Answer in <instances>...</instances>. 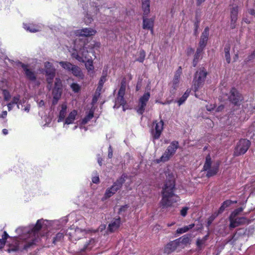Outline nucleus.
Here are the masks:
<instances>
[{"mask_svg": "<svg viewBox=\"0 0 255 255\" xmlns=\"http://www.w3.org/2000/svg\"><path fill=\"white\" fill-rule=\"evenodd\" d=\"M249 12L253 15H254L255 16V10L253 9H250L249 10Z\"/></svg>", "mask_w": 255, "mask_h": 255, "instance_id": "nucleus-62", "label": "nucleus"}, {"mask_svg": "<svg viewBox=\"0 0 255 255\" xmlns=\"http://www.w3.org/2000/svg\"><path fill=\"white\" fill-rule=\"evenodd\" d=\"M194 25H195V31H194V33L196 35L197 33V30H198V28L199 27V21H197V22H195V24H194Z\"/></svg>", "mask_w": 255, "mask_h": 255, "instance_id": "nucleus-56", "label": "nucleus"}, {"mask_svg": "<svg viewBox=\"0 0 255 255\" xmlns=\"http://www.w3.org/2000/svg\"><path fill=\"white\" fill-rule=\"evenodd\" d=\"M149 0H142V8L143 10L144 14L147 15L149 11Z\"/></svg>", "mask_w": 255, "mask_h": 255, "instance_id": "nucleus-27", "label": "nucleus"}, {"mask_svg": "<svg viewBox=\"0 0 255 255\" xmlns=\"http://www.w3.org/2000/svg\"><path fill=\"white\" fill-rule=\"evenodd\" d=\"M59 64L62 66L63 68L69 71H71L72 68L74 65L67 61H61L59 62Z\"/></svg>", "mask_w": 255, "mask_h": 255, "instance_id": "nucleus-31", "label": "nucleus"}, {"mask_svg": "<svg viewBox=\"0 0 255 255\" xmlns=\"http://www.w3.org/2000/svg\"><path fill=\"white\" fill-rule=\"evenodd\" d=\"M45 71L46 74L56 72L55 68L49 62H46L45 63Z\"/></svg>", "mask_w": 255, "mask_h": 255, "instance_id": "nucleus-29", "label": "nucleus"}, {"mask_svg": "<svg viewBox=\"0 0 255 255\" xmlns=\"http://www.w3.org/2000/svg\"><path fill=\"white\" fill-rule=\"evenodd\" d=\"M62 82L59 78L55 79L54 87L52 91V95L56 99H60L62 94Z\"/></svg>", "mask_w": 255, "mask_h": 255, "instance_id": "nucleus-11", "label": "nucleus"}, {"mask_svg": "<svg viewBox=\"0 0 255 255\" xmlns=\"http://www.w3.org/2000/svg\"><path fill=\"white\" fill-rule=\"evenodd\" d=\"M85 66L87 69L89 71H92L94 69V66L93 65V61L91 59H88L86 61Z\"/></svg>", "mask_w": 255, "mask_h": 255, "instance_id": "nucleus-39", "label": "nucleus"}, {"mask_svg": "<svg viewBox=\"0 0 255 255\" xmlns=\"http://www.w3.org/2000/svg\"><path fill=\"white\" fill-rule=\"evenodd\" d=\"M209 34V28L208 27H206L204 29L203 32H202V33L201 34V36L200 37V40L199 43V48H201V49H204V48L205 47V46L206 45L208 39Z\"/></svg>", "mask_w": 255, "mask_h": 255, "instance_id": "nucleus-13", "label": "nucleus"}, {"mask_svg": "<svg viewBox=\"0 0 255 255\" xmlns=\"http://www.w3.org/2000/svg\"><path fill=\"white\" fill-rule=\"evenodd\" d=\"M2 93L3 95L4 100L6 101H8L10 98L9 92L6 90H3Z\"/></svg>", "mask_w": 255, "mask_h": 255, "instance_id": "nucleus-44", "label": "nucleus"}, {"mask_svg": "<svg viewBox=\"0 0 255 255\" xmlns=\"http://www.w3.org/2000/svg\"><path fill=\"white\" fill-rule=\"evenodd\" d=\"M203 49L201 48H198L196 50V52L194 56V59L193 60V66L196 67L199 60L202 58V55L203 51Z\"/></svg>", "mask_w": 255, "mask_h": 255, "instance_id": "nucleus-21", "label": "nucleus"}, {"mask_svg": "<svg viewBox=\"0 0 255 255\" xmlns=\"http://www.w3.org/2000/svg\"><path fill=\"white\" fill-rule=\"evenodd\" d=\"M106 81V75L102 76L101 77L100 80L99 82V85H102L103 86V84Z\"/></svg>", "mask_w": 255, "mask_h": 255, "instance_id": "nucleus-51", "label": "nucleus"}, {"mask_svg": "<svg viewBox=\"0 0 255 255\" xmlns=\"http://www.w3.org/2000/svg\"><path fill=\"white\" fill-rule=\"evenodd\" d=\"M181 74V67H179L178 70H177L173 80V87L174 89H175L176 87L177 86V85L178 84L179 82V79L180 77V75Z\"/></svg>", "mask_w": 255, "mask_h": 255, "instance_id": "nucleus-25", "label": "nucleus"}, {"mask_svg": "<svg viewBox=\"0 0 255 255\" xmlns=\"http://www.w3.org/2000/svg\"><path fill=\"white\" fill-rule=\"evenodd\" d=\"M72 56L73 57L76 58L77 60H78L79 61H83V58H81V56L78 54L77 53H73L72 54Z\"/></svg>", "mask_w": 255, "mask_h": 255, "instance_id": "nucleus-47", "label": "nucleus"}, {"mask_svg": "<svg viewBox=\"0 0 255 255\" xmlns=\"http://www.w3.org/2000/svg\"><path fill=\"white\" fill-rule=\"evenodd\" d=\"M64 237V235L63 234V233H57L55 237H54L53 238V243L54 244H56V243L58 242H60V241H61V240Z\"/></svg>", "mask_w": 255, "mask_h": 255, "instance_id": "nucleus-40", "label": "nucleus"}, {"mask_svg": "<svg viewBox=\"0 0 255 255\" xmlns=\"http://www.w3.org/2000/svg\"><path fill=\"white\" fill-rule=\"evenodd\" d=\"M251 143L249 140L241 139L237 143L234 151V155L240 156L245 154L250 146Z\"/></svg>", "mask_w": 255, "mask_h": 255, "instance_id": "nucleus-5", "label": "nucleus"}, {"mask_svg": "<svg viewBox=\"0 0 255 255\" xmlns=\"http://www.w3.org/2000/svg\"><path fill=\"white\" fill-rule=\"evenodd\" d=\"M230 46L229 45H227L225 47L224 51L225 53V58L228 63H230L231 58L230 54Z\"/></svg>", "mask_w": 255, "mask_h": 255, "instance_id": "nucleus-35", "label": "nucleus"}, {"mask_svg": "<svg viewBox=\"0 0 255 255\" xmlns=\"http://www.w3.org/2000/svg\"><path fill=\"white\" fill-rule=\"evenodd\" d=\"M95 243V240L94 239H91L89 241V242L88 244L86 245L84 248L82 249V251H86L88 249H90L91 247L89 248L88 246L90 245L94 244Z\"/></svg>", "mask_w": 255, "mask_h": 255, "instance_id": "nucleus-45", "label": "nucleus"}, {"mask_svg": "<svg viewBox=\"0 0 255 255\" xmlns=\"http://www.w3.org/2000/svg\"><path fill=\"white\" fill-rule=\"evenodd\" d=\"M70 87L72 90L75 93H78L80 90V86L77 83H72Z\"/></svg>", "mask_w": 255, "mask_h": 255, "instance_id": "nucleus-43", "label": "nucleus"}, {"mask_svg": "<svg viewBox=\"0 0 255 255\" xmlns=\"http://www.w3.org/2000/svg\"><path fill=\"white\" fill-rule=\"evenodd\" d=\"M194 224H191L189 226H185L183 228H179L176 230V233L181 234L189 231L194 227Z\"/></svg>", "mask_w": 255, "mask_h": 255, "instance_id": "nucleus-32", "label": "nucleus"}, {"mask_svg": "<svg viewBox=\"0 0 255 255\" xmlns=\"http://www.w3.org/2000/svg\"><path fill=\"white\" fill-rule=\"evenodd\" d=\"M206 107H207V110L208 111H211L214 109L215 106H212L211 105L210 107H209L208 106H207Z\"/></svg>", "mask_w": 255, "mask_h": 255, "instance_id": "nucleus-61", "label": "nucleus"}, {"mask_svg": "<svg viewBox=\"0 0 255 255\" xmlns=\"http://www.w3.org/2000/svg\"><path fill=\"white\" fill-rule=\"evenodd\" d=\"M150 97V94L149 92L144 93V95L140 97L139 100V103L136 109V111L138 114H142L145 110V107Z\"/></svg>", "mask_w": 255, "mask_h": 255, "instance_id": "nucleus-9", "label": "nucleus"}, {"mask_svg": "<svg viewBox=\"0 0 255 255\" xmlns=\"http://www.w3.org/2000/svg\"><path fill=\"white\" fill-rule=\"evenodd\" d=\"M189 96V93L186 92L183 95L178 101V105L180 106L183 104Z\"/></svg>", "mask_w": 255, "mask_h": 255, "instance_id": "nucleus-42", "label": "nucleus"}, {"mask_svg": "<svg viewBox=\"0 0 255 255\" xmlns=\"http://www.w3.org/2000/svg\"><path fill=\"white\" fill-rule=\"evenodd\" d=\"M230 229L235 228L239 226L244 225L246 224H249L250 221L246 217H234L232 218H229Z\"/></svg>", "mask_w": 255, "mask_h": 255, "instance_id": "nucleus-8", "label": "nucleus"}, {"mask_svg": "<svg viewBox=\"0 0 255 255\" xmlns=\"http://www.w3.org/2000/svg\"><path fill=\"white\" fill-rule=\"evenodd\" d=\"M255 58V50L253 52V53L250 55H249L248 57L247 60L248 61H250L254 59Z\"/></svg>", "mask_w": 255, "mask_h": 255, "instance_id": "nucleus-52", "label": "nucleus"}, {"mask_svg": "<svg viewBox=\"0 0 255 255\" xmlns=\"http://www.w3.org/2000/svg\"><path fill=\"white\" fill-rule=\"evenodd\" d=\"M207 74V72L204 68L200 69L196 72L193 80L195 91H197L199 88L203 85Z\"/></svg>", "mask_w": 255, "mask_h": 255, "instance_id": "nucleus-4", "label": "nucleus"}, {"mask_svg": "<svg viewBox=\"0 0 255 255\" xmlns=\"http://www.w3.org/2000/svg\"><path fill=\"white\" fill-rule=\"evenodd\" d=\"M5 244V241L0 239V249H1Z\"/></svg>", "mask_w": 255, "mask_h": 255, "instance_id": "nucleus-63", "label": "nucleus"}, {"mask_svg": "<svg viewBox=\"0 0 255 255\" xmlns=\"http://www.w3.org/2000/svg\"><path fill=\"white\" fill-rule=\"evenodd\" d=\"M139 54L140 56L139 58L137 59V61H139L140 62H142L145 58V52L143 51H140Z\"/></svg>", "mask_w": 255, "mask_h": 255, "instance_id": "nucleus-46", "label": "nucleus"}, {"mask_svg": "<svg viewBox=\"0 0 255 255\" xmlns=\"http://www.w3.org/2000/svg\"><path fill=\"white\" fill-rule=\"evenodd\" d=\"M92 182L94 183H98L99 182V178L98 176L94 177L92 179Z\"/></svg>", "mask_w": 255, "mask_h": 255, "instance_id": "nucleus-57", "label": "nucleus"}, {"mask_svg": "<svg viewBox=\"0 0 255 255\" xmlns=\"http://www.w3.org/2000/svg\"><path fill=\"white\" fill-rule=\"evenodd\" d=\"M179 246L178 240H175L168 243L164 248V253L169 255L173 252Z\"/></svg>", "mask_w": 255, "mask_h": 255, "instance_id": "nucleus-12", "label": "nucleus"}, {"mask_svg": "<svg viewBox=\"0 0 255 255\" xmlns=\"http://www.w3.org/2000/svg\"><path fill=\"white\" fill-rule=\"evenodd\" d=\"M153 20L150 18H145L143 17V28L149 29L153 31Z\"/></svg>", "mask_w": 255, "mask_h": 255, "instance_id": "nucleus-22", "label": "nucleus"}, {"mask_svg": "<svg viewBox=\"0 0 255 255\" xmlns=\"http://www.w3.org/2000/svg\"><path fill=\"white\" fill-rule=\"evenodd\" d=\"M231 27L234 29L236 27V22L238 18V6H233L231 8Z\"/></svg>", "mask_w": 255, "mask_h": 255, "instance_id": "nucleus-14", "label": "nucleus"}, {"mask_svg": "<svg viewBox=\"0 0 255 255\" xmlns=\"http://www.w3.org/2000/svg\"><path fill=\"white\" fill-rule=\"evenodd\" d=\"M232 204V200H226V201H224L222 203L220 208H219L218 214L222 213L225 210L226 208L229 207Z\"/></svg>", "mask_w": 255, "mask_h": 255, "instance_id": "nucleus-33", "label": "nucleus"}, {"mask_svg": "<svg viewBox=\"0 0 255 255\" xmlns=\"http://www.w3.org/2000/svg\"><path fill=\"white\" fill-rule=\"evenodd\" d=\"M113 156V149L110 145L109 147V150H108V157L109 158H111Z\"/></svg>", "mask_w": 255, "mask_h": 255, "instance_id": "nucleus-55", "label": "nucleus"}, {"mask_svg": "<svg viewBox=\"0 0 255 255\" xmlns=\"http://www.w3.org/2000/svg\"><path fill=\"white\" fill-rule=\"evenodd\" d=\"M22 68L24 71L25 74L27 79L31 81L36 80V76L35 73L27 68V66L22 63H19Z\"/></svg>", "mask_w": 255, "mask_h": 255, "instance_id": "nucleus-17", "label": "nucleus"}, {"mask_svg": "<svg viewBox=\"0 0 255 255\" xmlns=\"http://www.w3.org/2000/svg\"><path fill=\"white\" fill-rule=\"evenodd\" d=\"M209 235H207L203 237L202 239L198 238L196 240L197 250L198 251H202L206 246V242L208 240Z\"/></svg>", "mask_w": 255, "mask_h": 255, "instance_id": "nucleus-18", "label": "nucleus"}, {"mask_svg": "<svg viewBox=\"0 0 255 255\" xmlns=\"http://www.w3.org/2000/svg\"><path fill=\"white\" fill-rule=\"evenodd\" d=\"M103 86L102 85H100L98 84V86L96 89V91L95 92V93H97V95H100L101 94V92L102 91V90L103 89Z\"/></svg>", "mask_w": 255, "mask_h": 255, "instance_id": "nucleus-53", "label": "nucleus"}, {"mask_svg": "<svg viewBox=\"0 0 255 255\" xmlns=\"http://www.w3.org/2000/svg\"><path fill=\"white\" fill-rule=\"evenodd\" d=\"M8 235L6 232H4L3 235L2 236V240H5L8 238Z\"/></svg>", "mask_w": 255, "mask_h": 255, "instance_id": "nucleus-60", "label": "nucleus"}, {"mask_svg": "<svg viewBox=\"0 0 255 255\" xmlns=\"http://www.w3.org/2000/svg\"><path fill=\"white\" fill-rule=\"evenodd\" d=\"M26 29H27V30H29V31H30V32H37V31H38V29H35V28H31L30 27V26H28V27H26Z\"/></svg>", "mask_w": 255, "mask_h": 255, "instance_id": "nucleus-58", "label": "nucleus"}, {"mask_svg": "<svg viewBox=\"0 0 255 255\" xmlns=\"http://www.w3.org/2000/svg\"><path fill=\"white\" fill-rule=\"evenodd\" d=\"M229 99L235 105H238L243 100L242 95L235 89L233 88L230 91Z\"/></svg>", "mask_w": 255, "mask_h": 255, "instance_id": "nucleus-10", "label": "nucleus"}, {"mask_svg": "<svg viewBox=\"0 0 255 255\" xmlns=\"http://www.w3.org/2000/svg\"><path fill=\"white\" fill-rule=\"evenodd\" d=\"M128 208V205H125L122 206L119 209V214H121L122 213V212H125Z\"/></svg>", "mask_w": 255, "mask_h": 255, "instance_id": "nucleus-48", "label": "nucleus"}, {"mask_svg": "<svg viewBox=\"0 0 255 255\" xmlns=\"http://www.w3.org/2000/svg\"><path fill=\"white\" fill-rule=\"evenodd\" d=\"M155 123V131H153L152 134L154 139H158L162 131L164 122L162 120H161L158 123H157L156 121Z\"/></svg>", "mask_w": 255, "mask_h": 255, "instance_id": "nucleus-15", "label": "nucleus"}, {"mask_svg": "<svg viewBox=\"0 0 255 255\" xmlns=\"http://www.w3.org/2000/svg\"><path fill=\"white\" fill-rule=\"evenodd\" d=\"M71 71L75 76L81 79H84V75L83 74L81 70V68L79 67L78 66L74 65L73 67L72 68Z\"/></svg>", "mask_w": 255, "mask_h": 255, "instance_id": "nucleus-23", "label": "nucleus"}, {"mask_svg": "<svg viewBox=\"0 0 255 255\" xmlns=\"http://www.w3.org/2000/svg\"><path fill=\"white\" fill-rule=\"evenodd\" d=\"M125 95H121L118 93V97L116 99V103L119 104L120 105H124L126 102L124 99V96Z\"/></svg>", "mask_w": 255, "mask_h": 255, "instance_id": "nucleus-37", "label": "nucleus"}, {"mask_svg": "<svg viewBox=\"0 0 255 255\" xmlns=\"http://www.w3.org/2000/svg\"><path fill=\"white\" fill-rule=\"evenodd\" d=\"M93 116L94 112L90 111L88 115L83 119L82 124L83 125L87 124L93 117Z\"/></svg>", "mask_w": 255, "mask_h": 255, "instance_id": "nucleus-36", "label": "nucleus"}, {"mask_svg": "<svg viewBox=\"0 0 255 255\" xmlns=\"http://www.w3.org/2000/svg\"><path fill=\"white\" fill-rule=\"evenodd\" d=\"M121 224V219L120 218L115 219L109 225L108 230L111 232L116 231L120 227Z\"/></svg>", "mask_w": 255, "mask_h": 255, "instance_id": "nucleus-20", "label": "nucleus"}, {"mask_svg": "<svg viewBox=\"0 0 255 255\" xmlns=\"http://www.w3.org/2000/svg\"><path fill=\"white\" fill-rule=\"evenodd\" d=\"M20 96L19 95L15 96L12 98V101L10 103H12V105L16 104L18 102Z\"/></svg>", "mask_w": 255, "mask_h": 255, "instance_id": "nucleus-49", "label": "nucleus"}, {"mask_svg": "<svg viewBox=\"0 0 255 255\" xmlns=\"http://www.w3.org/2000/svg\"><path fill=\"white\" fill-rule=\"evenodd\" d=\"M66 110H67V106L65 104H63L61 106V110L59 113V118L58 120V122H61L63 121L66 116Z\"/></svg>", "mask_w": 255, "mask_h": 255, "instance_id": "nucleus-28", "label": "nucleus"}, {"mask_svg": "<svg viewBox=\"0 0 255 255\" xmlns=\"http://www.w3.org/2000/svg\"><path fill=\"white\" fill-rule=\"evenodd\" d=\"M188 207H183L181 211H180V214L181 215L183 216V217H185L186 215H187V211L188 210Z\"/></svg>", "mask_w": 255, "mask_h": 255, "instance_id": "nucleus-50", "label": "nucleus"}, {"mask_svg": "<svg viewBox=\"0 0 255 255\" xmlns=\"http://www.w3.org/2000/svg\"><path fill=\"white\" fill-rule=\"evenodd\" d=\"M70 236L75 240H79L84 236V231L82 229L77 228L74 231L70 233Z\"/></svg>", "mask_w": 255, "mask_h": 255, "instance_id": "nucleus-19", "label": "nucleus"}, {"mask_svg": "<svg viewBox=\"0 0 255 255\" xmlns=\"http://www.w3.org/2000/svg\"><path fill=\"white\" fill-rule=\"evenodd\" d=\"M179 243L183 245H187L190 243L191 236L190 235H185L178 239Z\"/></svg>", "mask_w": 255, "mask_h": 255, "instance_id": "nucleus-30", "label": "nucleus"}, {"mask_svg": "<svg viewBox=\"0 0 255 255\" xmlns=\"http://www.w3.org/2000/svg\"><path fill=\"white\" fill-rule=\"evenodd\" d=\"M126 88V82L125 79H123L122 81L121 87H120V88L119 89L118 93H119L120 94H121V95H125Z\"/></svg>", "mask_w": 255, "mask_h": 255, "instance_id": "nucleus-38", "label": "nucleus"}, {"mask_svg": "<svg viewBox=\"0 0 255 255\" xmlns=\"http://www.w3.org/2000/svg\"><path fill=\"white\" fill-rule=\"evenodd\" d=\"M77 115V112L76 110H73L65 119V124L69 125L73 123L75 120L76 116Z\"/></svg>", "mask_w": 255, "mask_h": 255, "instance_id": "nucleus-24", "label": "nucleus"}, {"mask_svg": "<svg viewBox=\"0 0 255 255\" xmlns=\"http://www.w3.org/2000/svg\"><path fill=\"white\" fill-rule=\"evenodd\" d=\"M125 180L124 177H121L119 178L113 185V186L108 188L105 193L106 198H108L113 196L116 192L119 190L122 187Z\"/></svg>", "mask_w": 255, "mask_h": 255, "instance_id": "nucleus-6", "label": "nucleus"}, {"mask_svg": "<svg viewBox=\"0 0 255 255\" xmlns=\"http://www.w3.org/2000/svg\"><path fill=\"white\" fill-rule=\"evenodd\" d=\"M100 96V95H97L96 93H95V95H94V96L93 97V100H92V103L93 104H95V103H96L97 102V101L98 100V98H99Z\"/></svg>", "mask_w": 255, "mask_h": 255, "instance_id": "nucleus-54", "label": "nucleus"}, {"mask_svg": "<svg viewBox=\"0 0 255 255\" xmlns=\"http://www.w3.org/2000/svg\"><path fill=\"white\" fill-rule=\"evenodd\" d=\"M44 221L38 220L35 226L30 229L27 227H20L16 229L18 233H21L23 235L14 241L13 245L9 246L7 250L8 253L17 251L27 250L30 247L35 244L37 238H39V231L45 227Z\"/></svg>", "mask_w": 255, "mask_h": 255, "instance_id": "nucleus-1", "label": "nucleus"}, {"mask_svg": "<svg viewBox=\"0 0 255 255\" xmlns=\"http://www.w3.org/2000/svg\"><path fill=\"white\" fill-rule=\"evenodd\" d=\"M80 54L81 55V58H83V61H81L82 62H85L87 60L89 59L88 56V51L86 48H83L81 49L80 51Z\"/></svg>", "mask_w": 255, "mask_h": 255, "instance_id": "nucleus-34", "label": "nucleus"}, {"mask_svg": "<svg viewBox=\"0 0 255 255\" xmlns=\"http://www.w3.org/2000/svg\"><path fill=\"white\" fill-rule=\"evenodd\" d=\"M55 73L56 72H53L46 74V81L48 84L47 88L49 89V90H50L52 88L53 80L55 76Z\"/></svg>", "mask_w": 255, "mask_h": 255, "instance_id": "nucleus-26", "label": "nucleus"}, {"mask_svg": "<svg viewBox=\"0 0 255 255\" xmlns=\"http://www.w3.org/2000/svg\"><path fill=\"white\" fill-rule=\"evenodd\" d=\"M178 147V142L176 141H172L160 159L157 160V162L159 163L161 161L165 162L168 160L169 158L175 154Z\"/></svg>", "mask_w": 255, "mask_h": 255, "instance_id": "nucleus-3", "label": "nucleus"}, {"mask_svg": "<svg viewBox=\"0 0 255 255\" xmlns=\"http://www.w3.org/2000/svg\"><path fill=\"white\" fill-rule=\"evenodd\" d=\"M7 115L6 111H3L1 115L0 116V118H4Z\"/></svg>", "mask_w": 255, "mask_h": 255, "instance_id": "nucleus-59", "label": "nucleus"}, {"mask_svg": "<svg viewBox=\"0 0 255 255\" xmlns=\"http://www.w3.org/2000/svg\"><path fill=\"white\" fill-rule=\"evenodd\" d=\"M166 177V181L161 191L162 199L159 202L160 207L163 211L179 200V197L174 193L175 188L173 175L168 173Z\"/></svg>", "mask_w": 255, "mask_h": 255, "instance_id": "nucleus-2", "label": "nucleus"}, {"mask_svg": "<svg viewBox=\"0 0 255 255\" xmlns=\"http://www.w3.org/2000/svg\"><path fill=\"white\" fill-rule=\"evenodd\" d=\"M59 99H56L55 97H53V101H52V104L53 105L56 104Z\"/></svg>", "mask_w": 255, "mask_h": 255, "instance_id": "nucleus-64", "label": "nucleus"}, {"mask_svg": "<svg viewBox=\"0 0 255 255\" xmlns=\"http://www.w3.org/2000/svg\"><path fill=\"white\" fill-rule=\"evenodd\" d=\"M243 211V208L242 207H240V208H239L235 210L230 215L229 218H232L236 217Z\"/></svg>", "mask_w": 255, "mask_h": 255, "instance_id": "nucleus-41", "label": "nucleus"}, {"mask_svg": "<svg viewBox=\"0 0 255 255\" xmlns=\"http://www.w3.org/2000/svg\"><path fill=\"white\" fill-rule=\"evenodd\" d=\"M211 158L210 155H208L206 158V162L204 165V169L207 171L206 176L210 177L216 175L218 171V166H211Z\"/></svg>", "mask_w": 255, "mask_h": 255, "instance_id": "nucleus-7", "label": "nucleus"}, {"mask_svg": "<svg viewBox=\"0 0 255 255\" xmlns=\"http://www.w3.org/2000/svg\"><path fill=\"white\" fill-rule=\"evenodd\" d=\"M96 32V31L92 28H86L77 30L76 34L78 36L88 37L94 35Z\"/></svg>", "mask_w": 255, "mask_h": 255, "instance_id": "nucleus-16", "label": "nucleus"}]
</instances>
